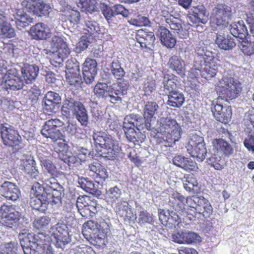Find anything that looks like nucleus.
<instances>
[{
	"label": "nucleus",
	"instance_id": "f257e3e1",
	"mask_svg": "<svg viewBox=\"0 0 254 254\" xmlns=\"http://www.w3.org/2000/svg\"><path fill=\"white\" fill-rule=\"evenodd\" d=\"M18 238L24 254H35L42 249L43 250L42 254H55L53 249L48 244L50 238L45 233H20Z\"/></svg>",
	"mask_w": 254,
	"mask_h": 254
},
{
	"label": "nucleus",
	"instance_id": "f03ea898",
	"mask_svg": "<svg viewBox=\"0 0 254 254\" xmlns=\"http://www.w3.org/2000/svg\"><path fill=\"white\" fill-rule=\"evenodd\" d=\"M96 146L100 147L99 154L104 158L113 160L120 150L118 141L104 131L94 132L92 135Z\"/></svg>",
	"mask_w": 254,
	"mask_h": 254
},
{
	"label": "nucleus",
	"instance_id": "7ed1b4c3",
	"mask_svg": "<svg viewBox=\"0 0 254 254\" xmlns=\"http://www.w3.org/2000/svg\"><path fill=\"white\" fill-rule=\"evenodd\" d=\"M160 130L167 133L166 139H164L165 146H172L181 138L182 130L175 120L169 118L160 119Z\"/></svg>",
	"mask_w": 254,
	"mask_h": 254
},
{
	"label": "nucleus",
	"instance_id": "20e7f679",
	"mask_svg": "<svg viewBox=\"0 0 254 254\" xmlns=\"http://www.w3.org/2000/svg\"><path fill=\"white\" fill-rule=\"evenodd\" d=\"M232 17L231 8L227 5L219 4L212 10L211 22L221 29L227 27Z\"/></svg>",
	"mask_w": 254,
	"mask_h": 254
},
{
	"label": "nucleus",
	"instance_id": "39448f33",
	"mask_svg": "<svg viewBox=\"0 0 254 254\" xmlns=\"http://www.w3.org/2000/svg\"><path fill=\"white\" fill-rule=\"evenodd\" d=\"M46 186L49 187L46 196L49 203L53 206H60L62 204V197L64 195V189L54 177L45 179L44 181Z\"/></svg>",
	"mask_w": 254,
	"mask_h": 254
},
{
	"label": "nucleus",
	"instance_id": "423d86ee",
	"mask_svg": "<svg viewBox=\"0 0 254 254\" xmlns=\"http://www.w3.org/2000/svg\"><path fill=\"white\" fill-rule=\"evenodd\" d=\"M49 234L50 241L53 242L57 248L64 249L71 241L67 226L62 223H58L51 227Z\"/></svg>",
	"mask_w": 254,
	"mask_h": 254
},
{
	"label": "nucleus",
	"instance_id": "0eeeda50",
	"mask_svg": "<svg viewBox=\"0 0 254 254\" xmlns=\"http://www.w3.org/2000/svg\"><path fill=\"white\" fill-rule=\"evenodd\" d=\"M217 87L218 92L223 97L230 99L236 98L242 90L241 83L231 77H223Z\"/></svg>",
	"mask_w": 254,
	"mask_h": 254
},
{
	"label": "nucleus",
	"instance_id": "6e6552de",
	"mask_svg": "<svg viewBox=\"0 0 254 254\" xmlns=\"http://www.w3.org/2000/svg\"><path fill=\"white\" fill-rule=\"evenodd\" d=\"M0 133L3 143L6 146L14 148L21 143V136L14 126L7 123L1 124Z\"/></svg>",
	"mask_w": 254,
	"mask_h": 254
},
{
	"label": "nucleus",
	"instance_id": "1a4fd4ad",
	"mask_svg": "<svg viewBox=\"0 0 254 254\" xmlns=\"http://www.w3.org/2000/svg\"><path fill=\"white\" fill-rule=\"evenodd\" d=\"M66 78L68 83L76 88L80 87L82 83L80 74L79 63L75 58H71L65 63Z\"/></svg>",
	"mask_w": 254,
	"mask_h": 254
},
{
	"label": "nucleus",
	"instance_id": "9d476101",
	"mask_svg": "<svg viewBox=\"0 0 254 254\" xmlns=\"http://www.w3.org/2000/svg\"><path fill=\"white\" fill-rule=\"evenodd\" d=\"M18 208L14 205L3 204L0 207L1 214L0 223L7 228H12L17 225L20 217Z\"/></svg>",
	"mask_w": 254,
	"mask_h": 254
},
{
	"label": "nucleus",
	"instance_id": "9b49d317",
	"mask_svg": "<svg viewBox=\"0 0 254 254\" xmlns=\"http://www.w3.org/2000/svg\"><path fill=\"white\" fill-rule=\"evenodd\" d=\"M63 125V122L58 119H51L45 122L41 130L42 135L47 138H50L53 141L62 139L63 136L60 131V127Z\"/></svg>",
	"mask_w": 254,
	"mask_h": 254
},
{
	"label": "nucleus",
	"instance_id": "f8f14e48",
	"mask_svg": "<svg viewBox=\"0 0 254 254\" xmlns=\"http://www.w3.org/2000/svg\"><path fill=\"white\" fill-rule=\"evenodd\" d=\"M129 87V84L128 81L125 79L110 86L106 100L113 104L121 102L122 96L127 94Z\"/></svg>",
	"mask_w": 254,
	"mask_h": 254
},
{
	"label": "nucleus",
	"instance_id": "ddd939ff",
	"mask_svg": "<svg viewBox=\"0 0 254 254\" xmlns=\"http://www.w3.org/2000/svg\"><path fill=\"white\" fill-rule=\"evenodd\" d=\"M25 81L21 76L16 74V71H8L3 88L9 92L10 91H17L27 87Z\"/></svg>",
	"mask_w": 254,
	"mask_h": 254
},
{
	"label": "nucleus",
	"instance_id": "4468645a",
	"mask_svg": "<svg viewBox=\"0 0 254 254\" xmlns=\"http://www.w3.org/2000/svg\"><path fill=\"white\" fill-rule=\"evenodd\" d=\"M61 101V97L58 93L49 91L43 99V109L48 113H55L59 108Z\"/></svg>",
	"mask_w": 254,
	"mask_h": 254
},
{
	"label": "nucleus",
	"instance_id": "2eb2a0df",
	"mask_svg": "<svg viewBox=\"0 0 254 254\" xmlns=\"http://www.w3.org/2000/svg\"><path fill=\"white\" fill-rule=\"evenodd\" d=\"M80 103L77 100V96L73 91L66 90L64 92V99L61 108L62 115L66 118L70 115L71 110Z\"/></svg>",
	"mask_w": 254,
	"mask_h": 254
},
{
	"label": "nucleus",
	"instance_id": "dca6fc26",
	"mask_svg": "<svg viewBox=\"0 0 254 254\" xmlns=\"http://www.w3.org/2000/svg\"><path fill=\"white\" fill-rule=\"evenodd\" d=\"M135 39L142 48L150 50L153 48L155 37L153 32L140 29L137 31Z\"/></svg>",
	"mask_w": 254,
	"mask_h": 254
},
{
	"label": "nucleus",
	"instance_id": "f3484780",
	"mask_svg": "<svg viewBox=\"0 0 254 254\" xmlns=\"http://www.w3.org/2000/svg\"><path fill=\"white\" fill-rule=\"evenodd\" d=\"M211 111L214 118L221 123L227 124L231 119L232 111L229 106L217 103L211 107Z\"/></svg>",
	"mask_w": 254,
	"mask_h": 254
},
{
	"label": "nucleus",
	"instance_id": "a211bd4d",
	"mask_svg": "<svg viewBox=\"0 0 254 254\" xmlns=\"http://www.w3.org/2000/svg\"><path fill=\"white\" fill-rule=\"evenodd\" d=\"M32 157L23 156L20 160V168L32 178L37 180L39 178V171Z\"/></svg>",
	"mask_w": 254,
	"mask_h": 254
},
{
	"label": "nucleus",
	"instance_id": "6ab92c4d",
	"mask_svg": "<svg viewBox=\"0 0 254 254\" xmlns=\"http://www.w3.org/2000/svg\"><path fill=\"white\" fill-rule=\"evenodd\" d=\"M2 196L7 200L16 201L20 197V191L18 187L14 183L5 181L0 188Z\"/></svg>",
	"mask_w": 254,
	"mask_h": 254
},
{
	"label": "nucleus",
	"instance_id": "aec40b11",
	"mask_svg": "<svg viewBox=\"0 0 254 254\" xmlns=\"http://www.w3.org/2000/svg\"><path fill=\"white\" fill-rule=\"evenodd\" d=\"M215 44L220 49L225 51L231 50L236 45L235 39L222 31L216 33Z\"/></svg>",
	"mask_w": 254,
	"mask_h": 254
},
{
	"label": "nucleus",
	"instance_id": "412c9836",
	"mask_svg": "<svg viewBox=\"0 0 254 254\" xmlns=\"http://www.w3.org/2000/svg\"><path fill=\"white\" fill-rule=\"evenodd\" d=\"M165 21L169 27L175 31L181 38H186L188 32L186 28L182 26V21L172 14L164 16Z\"/></svg>",
	"mask_w": 254,
	"mask_h": 254
},
{
	"label": "nucleus",
	"instance_id": "4be33fe9",
	"mask_svg": "<svg viewBox=\"0 0 254 254\" xmlns=\"http://www.w3.org/2000/svg\"><path fill=\"white\" fill-rule=\"evenodd\" d=\"M159 107L154 101H148L145 103L143 109V117L146 119V126L147 130L152 129L151 122L154 116L157 114Z\"/></svg>",
	"mask_w": 254,
	"mask_h": 254
},
{
	"label": "nucleus",
	"instance_id": "5701e85b",
	"mask_svg": "<svg viewBox=\"0 0 254 254\" xmlns=\"http://www.w3.org/2000/svg\"><path fill=\"white\" fill-rule=\"evenodd\" d=\"M29 34L35 40H44L50 37V30L48 26L39 22L32 26Z\"/></svg>",
	"mask_w": 254,
	"mask_h": 254
},
{
	"label": "nucleus",
	"instance_id": "b1692460",
	"mask_svg": "<svg viewBox=\"0 0 254 254\" xmlns=\"http://www.w3.org/2000/svg\"><path fill=\"white\" fill-rule=\"evenodd\" d=\"M88 169L92 173L90 175L94 177L98 185L102 183L108 177L106 169L97 162L89 164Z\"/></svg>",
	"mask_w": 254,
	"mask_h": 254
},
{
	"label": "nucleus",
	"instance_id": "393cba45",
	"mask_svg": "<svg viewBox=\"0 0 254 254\" xmlns=\"http://www.w3.org/2000/svg\"><path fill=\"white\" fill-rule=\"evenodd\" d=\"M157 35L161 43L168 48H173L176 44V39L170 31L164 26H160L157 30Z\"/></svg>",
	"mask_w": 254,
	"mask_h": 254
},
{
	"label": "nucleus",
	"instance_id": "a878e982",
	"mask_svg": "<svg viewBox=\"0 0 254 254\" xmlns=\"http://www.w3.org/2000/svg\"><path fill=\"white\" fill-rule=\"evenodd\" d=\"M39 67L36 64H25L21 68V73L26 84H31L38 76Z\"/></svg>",
	"mask_w": 254,
	"mask_h": 254
},
{
	"label": "nucleus",
	"instance_id": "bb28decb",
	"mask_svg": "<svg viewBox=\"0 0 254 254\" xmlns=\"http://www.w3.org/2000/svg\"><path fill=\"white\" fill-rule=\"evenodd\" d=\"M71 113H72L73 117L82 126H87L89 121V116L87 111L81 102L71 110Z\"/></svg>",
	"mask_w": 254,
	"mask_h": 254
},
{
	"label": "nucleus",
	"instance_id": "cd10ccee",
	"mask_svg": "<svg viewBox=\"0 0 254 254\" xmlns=\"http://www.w3.org/2000/svg\"><path fill=\"white\" fill-rule=\"evenodd\" d=\"M186 198L180 193L175 192L169 196V205L178 213L183 212L185 209Z\"/></svg>",
	"mask_w": 254,
	"mask_h": 254
},
{
	"label": "nucleus",
	"instance_id": "c85d7f7f",
	"mask_svg": "<svg viewBox=\"0 0 254 254\" xmlns=\"http://www.w3.org/2000/svg\"><path fill=\"white\" fill-rule=\"evenodd\" d=\"M116 212L125 221H129L135 217L130 206L126 201H121L118 203L116 207Z\"/></svg>",
	"mask_w": 254,
	"mask_h": 254
},
{
	"label": "nucleus",
	"instance_id": "c756f323",
	"mask_svg": "<svg viewBox=\"0 0 254 254\" xmlns=\"http://www.w3.org/2000/svg\"><path fill=\"white\" fill-rule=\"evenodd\" d=\"M230 31L233 36L239 37L241 39L246 38L249 35L245 22L242 20L231 24Z\"/></svg>",
	"mask_w": 254,
	"mask_h": 254
},
{
	"label": "nucleus",
	"instance_id": "7c9ffc66",
	"mask_svg": "<svg viewBox=\"0 0 254 254\" xmlns=\"http://www.w3.org/2000/svg\"><path fill=\"white\" fill-rule=\"evenodd\" d=\"M13 16L16 26L19 30H22L33 23V18L22 10H18Z\"/></svg>",
	"mask_w": 254,
	"mask_h": 254
},
{
	"label": "nucleus",
	"instance_id": "2f4dec72",
	"mask_svg": "<svg viewBox=\"0 0 254 254\" xmlns=\"http://www.w3.org/2000/svg\"><path fill=\"white\" fill-rule=\"evenodd\" d=\"M169 67L175 71L181 77L185 75V64L182 59L177 56L170 58L168 62Z\"/></svg>",
	"mask_w": 254,
	"mask_h": 254
},
{
	"label": "nucleus",
	"instance_id": "473e14b6",
	"mask_svg": "<svg viewBox=\"0 0 254 254\" xmlns=\"http://www.w3.org/2000/svg\"><path fill=\"white\" fill-rule=\"evenodd\" d=\"M30 8L35 14L41 17L47 15L51 7L49 4L41 0H34L32 1Z\"/></svg>",
	"mask_w": 254,
	"mask_h": 254
},
{
	"label": "nucleus",
	"instance_id": "72a5a7b5",
	"mask_svg": "<svg viewBox=\"0 0 254 254\" xmlns=\"http://www.w3.org/2000/svg\"><path fill=\"white\" fill-rule=\"evenodd\" d=\"M212 211V207L209 201L204 197L200 196V200L196 208V212L206 218L209 217Z\"/></svg>",
	"mask_w": 254,
	"mask_h": 254
},
{
	"label": "nucleus",
	"instance_id": "f704fd0d",
	"mask_svg": "<svg viewBox=\"0 0 254 254\" xmlns=\"http://www.w3.org/2000/svg\"><path fill=\"white\" fill-rule=\"evenodd\" d=\"M78 183L81 189L88 192L98 195L101 192L98 189V185L88 178H79Z\"/></svg>",
	"mask_w": 254,
	"mask_h": 254
},
{
	"label": "nucleus",
	"instance_id": "c9c22d12",
	"mask_svg": "<svg viewBox=\"0 0 254 254\" xmlns=\"http://www.w3.org/2000/svg\"><path fill=\"white\" fill-rule=\"evenodd\" d=\"M213 146L217 153L221 155L229 156L233 152V148L231 144L223 139H216L213 142Z\"/></svg>",
	"mask_w": 254,
	"mask_h": 254
},
{
	"label": "nucleus",
	"instance_id": "e433bc0d",
	"mask_svg": "<svg viewBox=\"0 0 254 254\" xmlns=\"http://www.w3.org/2000/svg\"><path fill=\"white\" fill-rule=\"evenodd\" d=\"M218 66V65L213 60L207 62L199 72L201 77L207 80L210 79L216 75Z\"/></svg>",
	"mask_w": 254,
	"mask_h": 254
},
{
	"label": "nucleus",
	"instance_id": "4c0bfd02",
	"mask_svg": "<svg viewBox=\"0 0 254 254\" xmlns=\"http://www.w3.org/2000/svg\"><path fill=\"white\" fill-rule=\"evenodd\" d=\"M158 213L159 220L164 225L167 222L173 223L174 222H177L180 219L179 215L173 210H165L159 209Z\"/></svg>",
	"mask_w": 254,
	"mask_h": 254
},
{
	"label": "nucleus",
	"instance_id": "58836bf2",
	"mask_svg": "<svg viewBox=\"0 0 254 254\" xmlns=\"http://www.w3.org/2000/svg\"><path fill=\"white\" fill-rule=\"evenodd\" d=\"M167 95L168 97L167 104L171 107L180 108L184 103V94L178 90L171 92L170 94Z\"/></svg>",
	"mask_w": 254,
	"mask_h": 254
},
{
	"label": "nucleus",
	"instance_id": "ea45409f",
	"mask_svg": "<svg viewBox=\"0 0 254 254\" xmlns=\"http://www.w3.org/2000/svg\"><path fill=\"white\" fill-rule=\"evenodd\" d=\"M177 76L174 75H166L164 76L163 83L164 85V92L166 95L177 90Z\"/></svg>",
	"mask_w": 254,
	"mask_h": 254
},
{
	"label": "nucleus",
	"instance_id": "a19ab883",
	"mask_svg": "<svg viewBox=\"0 0 254 254\" xmlns=\"http://www.w3.org/2000/svg\"><path fill=\"white\" fill-rule=\"evenodd\" d=\"M14 28L7 20L0 22V37L2 39H10L15 36Z\"/></svg>",
	"mask_w": 254,
	"mask_h": 254
},
{
	"label": "nucleus",
	"instance_id": "79ce46f5",
	"mask_svg": "<svg viewBox=\"0 0 254 254\" xmlns=\"http://www.w3.org/2000/svg\"><path fill=\"white\" fill-rule=\"evenodd\" d=\"M83 29L85 34H88L90 36L102 33V28H100L99 23L96 21L89 18L86 19L84 20Z\"/></svg>",
	"mask_w": 254,
	"mask_h": 254
},
{
	"label": "nucleus",
	"instance_id": "37998d69",
	"mask_svg": "<svg viewBox=\"0 0 254 254\" xmlns=\"http://www.w3.org/2000/svg\"><path fill=\"white\" fill-rule=\"evenodd\" d=\"M49 204L47 199H43L41 197L32 198L30 202V206L33 209L42 213H44L46 211Z\"/></svg>",
	"mask_w": 254,
	"mask_h": 254
},
{
	"label": "nucleus",
	"instance_id": "c03bdc74",
	"mask_svg": "<svg viewBox=\"0 0 254 254\" xmlns=\"http://www.w3.org/2000/svg\"><path fill=\"white\" fill-rule=\"evenodd\" d=\"M191 157H196L198 161L202 162L205 158L207 150L205 144H199L194 146L191 151H187Z\"/></svg>",
	"mask_w": 254,
	"mask_h": 254
},
{
	"label": "nucleus",
	"instance_id": "a18cd8bd",
	"mask_svg": "<svg viewBox=\"0 0 254 254\" xmlns=\"http://www.w3.org/2000/svg\"><path fill=\"white\" fill-rule=\"evenodd\" d=\"M70 53V51L69 49L53 50L52 52L53 55L51 59V63L52 64H57L60 65L63 63L64 60L67 57Z\"/></svg>",
	"mask_w": 254,
	"mask_h": 254
},
{
	"label": "nucleus",
	"instance_id": "49530a36",
	"mask_svg": "<svg viewBox=\"0 0 254 254\" xmlns=\"http://www.w3.org/2000/svg\"><path fill=\"white\" fill-rule=\"evenodd\" d=\"M111 72L114 77L117 80H123L126 72L121 66V63L118 59H114L111 64Z\"/></svg>",
	"mask_w": 254,
	"mask_h": 254
},
{
	"label": "nucleus",
	"instance_id": "de8ad7c7",
	"mask_svg": "<svg viewBox=\"0 0 254 254\" xmlns=\"http://www.w3.org/2000/svg\"><path fill=\"white\" fill-rule=\"evenodd\" d=\"M97 3L96 0H79L77 4L82 11L92 13L96 10Z\"/></svg>",
	"mask_w": 254,
	"mask_h": 254
},
{
	"label": "nucleus",
	"instance_id": "09e8293b",
	"mask_svg": "<svg viewBox=\"0 0 254 254\" xmlns=\"http://www.w3.org/2000/svg\"><path fill=\"white\" fill-rule=\"evenodd\" d=\"M90 203H95V202L91 201L89 196L83 195L78 197L76 200V207L82 216H86L85 210H82L83 208H85L87 205H90Z\"/></svg>",
	"mask_w": 254,
	"mask_h": 254
},
{
	"label": "nucleus",
	"instance_id": "8fccbe9b",
	"mask_svg": "<svg viewBox=\"0 0 254 254\" xmlns=\"http://www.w3.org/2000/svg\"><path fill=\"white\" fill-rule=\"evenodd\" d=\"M44 183V186L39 182H35L32 187L31 190L36 197H41L43 199H46V196L48 194L47 190L49 187L46 186Z\"/></svg>",
	"mask_w": 254,
	"mask_h": 254
},
{
	"label": "nucleus",
	"instance_id": "3c124183",
	"mask_svg": "<svg viewBox=\"0 0 254 254\" xmlns=\"http://www.w3.org/2000/svg\"><path fill=\"white\" fill-rule=\"evenodd\" d=\"M50 45L53 50L69 49L64 37L60 36H53L51 39Z\"/></svg>",
	"mask_w": 254,
	"mask_h": 254
},
{
	"label": "nucleus",
	"instance_id": "603ef678",
	"mask_svg": "<svg viewBox=\"0 0 254 254\" xmlns=\"http://www.w3.org/2000/svg\"><path fill=\"white\" fill-rule=\"evenodd\" d=\"M109 87L105 83L99 82L94 87L93 92L97 98L106 100Z\"/></svg>",
	"mask_w": 254,
	"mask_h": 254
},
{
	"label": "nucleus",
	"instance_id": "864d4df0",
	"mask_svg": "<svg viewBox=\"0 0 254 254\" xmlns=\"http://www.w3.org/2000/svg\"><path fill=\"white\" fill-rule=\"evenodd\" d=\"M61 159L67 164L69 166H77L80 164V159L70 151L65 155L61 154Z\"/></svg>",
	"mask_w": 254,
	"mask_h": 254
},
{
	"label": "nucleus",
	"instance_id": "5fc2aeb1",
	"mask_svg": "<svg viewBox=\"0 0 254 254\" xmlns=\"http://www.w3.org/2000/svg\"><path fill=\"white\" fill-rule=\"evenodd\" d=\"M184 244L191 245L201 241V237L196 233L185 230Z\"/></svg>",
	"mask_w": 254,
	"mask_h": 254
},
{
	"label": "nucleus",
	"instance_id": "6e6d98bb",
	"mask_svg": "<svg viewBox=\"0 0 254 254\" xmlns=\"http://www.w3.org/2000/svg\"><path fill=\"white\" fill-rule=\"evenodd\" d=\"M50 221L51 219L48 216H42L36 219L33 223V225L34 228L37 230H45L48 228Z\"/></svg>",
	"mask_w": 254,
	"mask_h": 254
},
{
	"label": "nucleus",
	"instance_id": "4d7b16f0",
	"mask_svg": "<svg viewBox=\"0 0 254 254\" xmlns=\"http://www.w3.org/2000/svg\"><path fill=\"white\" fill-rule=\"evenodd\" d=\"M206 63L204 57L196 56L194 59L193 67L190 70L191 72H194V75H198V71L200 72Z\"/></svg>",
	"mask_w": 254,
	"mask_h": 254
},
{
	"label": "nucleus",
	"instance_id": "13d9d810",
	"mask_svg": "<svg viewBox=\"0 0 254 254\" xmlns=\"http://www.w3.org/2000/svg\"><path fill=\"white\" fill-rule=\"evenodd\" d=\"M192 13L199 19V20L201 21V23L205 24L207 22L208 15L206 14V9L203 5H199L194 7Z\"/></svg>",
	"mask_w": 254,
	"mask_h": 254
},
{
	"label": "nucleus",
	"instance_id": "bf43d9fd",
	"mask_svg": "<svg viewBox=\"0 0 254 254\" xmlns=\"http://www.w3.org/2000/svg\"><path fill=\"white\" fill-rule=\"evenodd\" d=\"M100 8L102 14L108 23L112 21L113 18L116 16L113 6H110L108 4L104 3H101Z\"/></svg>",
	"mask_w": 254,
	"mask_h": 254
},
{
	"label": "nucleus",
	"instance_id": "052dcab7",
	"mask_svg": "<svg viewBox=\"0 0 254 254\" xmlns=\"http://www.w3.org/2000/svg\"><path fill=\"white\" fill-rule=\"evenodd\" d=\"M238 44V46L241 51L245 55L251 56L254 54V48L252 43L245 38L241 39Z\"/></svg>",
	"mask_w": 254,
	"mask_h": 254
},
{
	"label": "nucleus",
	"instance_id": "680f3d73",
	"mask_svg": "<svg viewBox=\"0 0 254 254\" xmlns=\"http://www.w3.org/2000/svg\"><path fill=\"white\" fill-rule=\"evenodd\" d=\"M18 244L14 242L4 244L0 251V254H17Z\"/></svg>",
	"mask_w": 254,
	"mask_h": 254
},
{
	"label": "nucleus",
	"instance_id": "e2e57ef3",
	"mask_svg": "<svg viewBox=\"0 0 254 254\" xmlns=\"http://www.w3.org/2000/svg\"><path fill=\"white\" fill-rule=\"evenodd\" d=\"M204 139L196 134H192L190 140L187 144L186 147L187 151H191V149L194 146H198L199 144H204Z\"/></svg>",
	"mask_w": 254,
	"mask_h": 254
},
{
	"label": "nucleus",
	"instance_id": "0e129e2a",
	"mask_svg": "<svg viewBox=\"0 0 254 254\" xmlns=\"http://www.w3.org/2000/svg\"><path fill=\"white\" fill-rule=\"evenodd\" d=\"M122 195V190L118 187L115 186L110 188L106 191L107 198L110 199L111 201H115L118 200Z\"/></svg>",
	"mask_w": 254,
	"mask_h": 254
},
{
	"label": "nucleus",
	"instance_id": "69168bd1",
	"mask_svg": "<svg viewBox=\"0 0 254 254\" xmlns=\"http://www.w3.org/2000/svg\"><path fill=\"white\" fill-rule=\"evenodd\" d=\"M126 137L127 140L130 142H132L135 143L138 142L137 134L140 133V131L135 130V128L130 127L129 128H124Z\"/></svg>",
	"mask_w": 254,
	"mask_h": 254
},
{
	"label": "nucleus",
	"instance_id": "338daca9",
	"mask_svg": "<svg viewBox=\"0 0 254 254\" xmlns=\"http://www.w3.org/2000/svg\"><path fill=\"white\" fill-rule=\"evenodd\" d=\"M82 69H87L95 72H97V63L94 59L87 58L84 61Z\"/></svg>",
	"mask_w": 254,
	"mask_h": 254
},
{
	"label": "nucleus",
	"instance_id": "774afa93",
	"mask_svg": "<svg viewBox=\"0 0 254 254\" xmlns=\"http://www.w3.org/2000/svg\"><path fill=\"white\" fill-rule=\"evenodd\" d=\"M67 16L68 20L74 24H77L80 19V13L77 10L71 9L68 12Z\"/></svg>",
	"mask_w": 254,
	"mask_h": 254
}]
</instances>
